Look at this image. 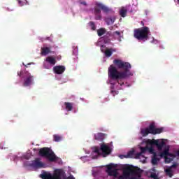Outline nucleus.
Wrapping results in <instances>:
<instances>
[{
  "label": "nucleus",
  "mask_w": 179,
  "mask_h": 179,
  "mask_svg": "<svg viewBox=\"0 0 179 179\" xmlns=\"http://www.w3.org/2000/svg\"><path fill=\"white\" fill-rule=\"evenodd\" d=\"M178 165V162H174L171 166H169V168L166 169V173L168 175V176H169V178H172L173 176V168H177Z\"/></svg>",
  "instance_id": "16"
},
{
  "label": "nucleus",
  "mask_w": 179,
  "mask_h": 179,
  "mask_svg": "<svg viewBox=\"0 0 179 179\" xmlns=\"http://www.w3.org/2000/svg\"><path fill=\"white\" fill-rule=\"evenodd\" d=\"M65 70V66H63L62 65H58L57 66H54L53 68L54 72L57 75H62V73H64Z\"/></svg>",
  "instance_id": "15"
},
{
  "label": "nucleus",
  "mask_w": 179,
  "mask_h": 179,
  "mask_svg": "<svg viewBox=\"0 0 179 179\" xmlns=\"http://www.w3.org/2000/svg\"><path fill=\"white\" fill-rule=\"evenodd\" d=\"M113 64L117 68L124 69V71H120L114 65H110L108 68V76L113 80H117V82L120 80L119 85L122 86L124 83V82L122 83V80L127 79L129 76H132V73L130 72L131 65L129 62H125L124 61H122V59H114Z\"/></svg>",
  "instance_id": "1"
},
{
  "label": "nucleus",
  "mask_w": 179,
  "mask_h": 179,
  "mask_svg": "<svg viewBox=\"0 0 179 179\" xmlns=\"http://www.w3.org/2000/svg\"><path fill=\"white\" fill-rule=\"evenodd\" d=\"M64 106L66 107V110L70 111L73 108V102H64Z\"/></svg>",
  "instance_id": "22"
},
{
  "label": "nucleus",
  "mask_w": 179,
  "mask_h": 179,
  "mask_svg": "<svg viewBox=\"0 0 179 179\" xmlns=\"http://www.w3.org/2000/svg\"><path fill=\"white\" fill-rule=\"evenodd\" d=\"M116 17L115 16H109L108 17H106L105 22L107 23V24H113L115 22Z\"/></svg>",
  "instance_id": "18"
},
{
  "label": "nucleus",
  "mask_w": 179,
  "mask_h": 179,
  "mask_svg": "<svg viewBox=\"0 0 179 179\" xmlns=\"http://www.w3.org/2000/svg\"><path fill=\"white\" fill-rule=\"evenodd\" d=\"M43 66L45 68V69H50L49 65H46V64H43Z\"/></svg>",
  "instance_id": "33"
},
{
  "label": "nucleus",
  "mask_w": 179,
  "mask_h": 179,
  "mask_svg": "<svg viewBox=\"0 0 179 179\" xmlns=\"http://www.w3.org/2000/svg\"><path fill=\"white\" fill-rule=\"evenodd\" d=\"M30 166H32L33 168H43L44 166V164L41 162V159L40 158H36L31 162Z\"/></svg>",
  "instance_id": "14"
},
{
  "label": "nucleus",
  "mask_w": 179,
  "mask_h": 179,
  "mask_svg": "<svg viewBox=\"0 0 179 179\" xmlns=\"http://www.w3.org/2000/svg\"><path fill=\"white\" fill-rule=\"evenodd\" d=\"M141 178L142 171L140 168H134L131 166H126L123 168L122 174L119 176L118 179H137Z\"/></svg>",
  "instance_id": "2"
},
{
  "label": "nucleus",
  "mask_w": 179,
  "mask_h": 179,
  "mask_svg": "<svg viewBox=\"0 0 179 179\" xmlns=\"http://www.w3.org/2000/svg\"><path fill=\"white\" fill-rule=\"evenodd\" d=\"M141 23L143 27L134 29V36L135 37V38H137V40L146 41V40L149 39V34L150 33V30L149 27H148V26H145V23L143 21H141Z\"/></svg>",
  "instance_id": "3"
},
{
  "label": "nucleus",
  "mask_w": 179,
  "mask_h": 179,
  "mask_svg": "<svg viewBox=\"0 0 179 179\" xmlns=\"http://www.w3.org/2000/svg\"><path fill=\"white\" fill-rule=\"evenodd\" d=\"M51 52V50L50 47H42L41 48V55H48Z\"/></svg>",
  "instance_id": "17"
},
{
  "label": "nucleus",
  "mask_w": 179,
  "mask_h": 179,
  "mask_svg": "<svg viewBox=\"0 0 179 179\" xmlns=\"http://www.w3.org/2000/svg\"><path fill=\"white\" fill-rule=\"evenodd\" d=\"M46 62H48L50 65H55L57 61L54 57H47L45 59Z\"/></svg>",
  "instance_id": "20"
},
{
  "label": "nucleus",
  "mask_w": 179,
  "mask_h": 179,
  "mask_svg": "<svg viewBox=\"0 0 179 179\" xmlns=\"http://www.w3.org/2000/svg\"><path fill=\"white\" fill-rule=\"evenodd\" d=\"M62 137L59 136V134H54L53 135V139L55 141H61Z\"/></svg>",
  "instance_id": "26"
},
{
  "label": "nucleus",
  "mask_w": 179,
  "mask_h": 179,
  "mask_svg": "<svg viewBox=\"0 0 179 179\" xmlns=\"http://www.w3.org/2000/svg\"><path fill=\"white\" fill-rule=\"evenodd\" d=\"M119 13H120V16H122V17H125V16H127V9H126V8H124V6H122L120 10L119 11Z\"/></svg>",
  "instance_id": "23"
},
{
  "label": "nucleus",
  "mask_w": 179,
  "mask_h": 179,
  "mask_svg": "<svg viewBox=\"0 0 179 179\" xmlns=\"http://www.w3.org/2000/svg\"><path fill=\"white\" fill-rule=\"evenodd\" d=\"M89 24L92 29V30H96V24L94 22H89Z\"/></svg>",
  "instance_id": "28"
},
{
  "label": "nucleus",
  "mask_w": 179,
  "mask_h": 179,
  "mask_svg": "<svg viewBox=\"0 0 179 179\" xmlns=\"http://www.w3.org/2000/svg\"><path fill=\"white\" fill-rule=\"evenodd\" d=\"M150 144H151L152 145H157L159 151H162L164 145H165V141H164V140H150L149 141Z\"/></svg>",
  "instance_id": "12"
},
{
  "label": "nucleus",
  "mask_w": 179,
  "mask_h": 179,
  "mask_svg": "<svg viewBox=\"0 0 179 179\" xmlns=\"http://www.w3.org/2000/svg\"><path fill=\"white\" fill-rule=\"evenodd\" d=\"M115 34H117V36H120L121 33L118 30H116V31H115Z\"/></svg>",
  "instance_id": "34"
},
{
  "label": "nucleus",
  "mask_w": 179,
  "mask_h": 179,
  "mask_svg": "<svg viewBox=\"0 0 179 179\" xmlns=\"http://www.w3.org/2000/svg\"><path fill=\"white\" fill-rule=\"evenodd\" d=\"M39 155L41 157H45L49 161L54 162L58 159L54 151L48 147H43L39 150Z\"/></svg>",
  "instance_id": "7"
},
{
  "label": "nucleus",
  "mask_w": 179,
  "mask_h": 179,
  "mask_svg": "<svg viewBox=\"0 0 179 179\" xmlns=\"http://www.w3.org/2000/svg\"><path fill=\"white\" fill-rule=\"evenodd\" d=\"M178 2H179V0H178Z\"/></svg>",
  "instance_id": "40"
},
{
  "label": "nucleus",
  "mask_w": 179,
  "mask_h": 179,
  "mask_svg": "<svg viewBox=\"0 0 179 179\" xmlns=\"http://www.w3.org/2000/svg\"><path fill=\"white\" fill-rule=\"evenodd\" d=\"M151 178H152L153 179H159L157 175V173H155V172H153L152 173H151Z\"/></svg>",
  "instance_id": "29"
},
{
  "label": "nucleus",
  "mask_w": 179,
  "mask_h": 179,
  "mask_svg": "<svg viewBox=\"0 0 179 179\" xmlns=\"http://www.w3.org/2000/svg\"><path fill=\"white\" fill-rule=\"evenodd\" d=\"M80 3H82L83 5H87V3L86 2V1H82L81 2H80Z\"/></svg>",
  "instance_id": "35"
},
{
  "label": "nucleus",
  "mask_w": 179,
  "mask_h": 179,
  "mask_svg": "<svg viewBox=\"0 0 179 179\" xmlns=\"http://www.w3.org/2000/svg\"><path fill=\"white\" fill-rule=\"evenodd\" d=\"M106 33V29L104 27H101L100 29H98L97 30V34L99 37H101V36H103Z\"/></svg>",
  "instance_id": "24"
},
{
  "label": "nucleus",
  "mask_w": 179,
  "mask_h": 179,
  "mask_svg": "<svg viewBox=\"0 0 179 179\" xmlns=\"http://www.w3.org/2000/svg\"><path fill=\"white\" fill-rule=\"evenodd\" d=\"M34 80V76L31 75V73H27V76L24 80L23 85L24 87L31 86Z\"/></svg>",
  "instance_id": "13"
},
{
  "label": "nucleus",
  "mask_w": 179,
  "mask_h": 179,
  "mask_svg": "<svg viewBox=\"0 0 179 179\" xmlns=\"http://www.w3.org/2000/svg\"><path fill=\"white\" fill-rule=\"evenodd\" d=\"M163 131V127L157 128L155 123H150L148 127L141 129V133L143 137H145L148 136V134H149V133H151L152 134H159L160 133H162Z\"/></svg>",
  "instance_id": "6"
},
{
  "label": "nucleus",
  "mask_w": 179,
  "mask_h": 179,
  "mask_svg": "<svg viewBox=\"0 0 179 179\" xmlns=\"http://www.w3.org/2000/svg\"><path fill=\"white\" fill-rule=\"evenodd\" d=\"M117 166V165H115V164H109V165H107L106 172L109 176L117 178L119 173Z\"/></svg>",
  "instance_id": "9"
},
{
  "label": "nucleus",
  "mask_w": 179,
  "mask_h": 179,
  "mask_svg": "<svg viewBox=\"0 0 179 179\" xmlns=\"http://www.w3.org/2000/svg\"><path fill=\"white\" fill-rule=\"evenodd\" d=\"M46 40H50V37H46Z\"/></svg>",
  "instance_id": "37"
},
{
  "label": "nucleus",
  "mask_w": 179,
  "mask_h": 179,
  "mask_svg": "<svg viewBox=\"0 0 179 179\" xmlns=\"http://www.w3.org/2000/svg\"><path fill=\"white\" fill-rule=\"evenodd\" d=\"M176 155H178V157H179V150H178V151H176Z\"/></svg>",
  "instance_id": "36"
},
{
  "label": "nucleus",
  "mask_w": 179,
  "mask_h": 179,
  "mask_svg": "<svg viewBox=\"0 0 179 179\" xmlns=\"http://www.w3.org/2000/svg\"><path fill=\"white\" fill-rule=\"evenodd\" d=\"M134 151H129L128 152V156L129 157H132V155H134Z\"/></svg>",
  "instance_id": "31"
},
{
  "label": "nucleus",
  "mask_w": 179,
  "mask_h": 179,
  "mask_svg": "<svg viewBox=\"0 0 179 179\" xmlns=\"http://www.w3.org/2000/svg\"><path fill=\"white\" fill-rule=\"evenodd\" d=\"M106 48V45H104V44H102L100 47V50L101 51V52H104L105 56L107 57L108 58H109L110 57H111L113 54V52H116L117 50L116 48Z\"/></svg>",
  "instance_id": "11"
},
{
  "label": "nucleus",
  "mask_w": 179,
  "mask_h": 179,
  "mask_svg": "<svg viewBox=\"0 0 179 179\" xmlns=\"http://www.w3.org/2000/svg\"><path fill=\"white\" fill-rule=\"evenodd\" d=\"M110 93H111V94H113V96H115L116 94H117V92H115V91H114V90H111Z\"/></svg>",
  "instance_id": "30"
},
{
  "label": "nucleus",
  "mask_w": 179,
  "mask_h": 179,
  "mask_svg": "<svg viewBox=\"0 0 179 179\" xmlns=\"http://www.w3.org/2000/svg\"><path fill=\"white\" fill-rule=\"evenodd\" d=\"M152 150H153V148H150V151Z\"/></svg>",
  "instance_id": "39"
},
{
  "label": "nucleus",
  "mask_w": 179,
  "mask_h": 179,
  "mask_svg": "<svg viewBox=\"0 0 179 179\" xmlns=\"http://www.w3.org/2000/svg\"><path fill=\"white\" fill-rule=\"evenodd\" d=\"M101 10L105 13H108V12H110L111 10L110 8L104 5V3H102L101 2H96L94 6V15L96 20H99L102 17Z\"/></svg>",
  "instance_id": "4"
},
{
  "label": "nucleus",
  "mask_w": 179,
  "mask_h": 179,
  "mask_svg": "<svg viewBox=\"0 0 179 179\" xmlns=\"http://www.w3.org/2000/svg\"><path fill=\"white\" fill-rule=\"evenodd\" d=\"M169 147H167L164 150V151L160 152V157H164L166 164H169L170 162H171V161H173V158H169V156L173 157V154H171L169 152Z\"/></svg>",
  "instance_id": "10"
},
{
  "label": "nucleus",
  "mask_w": 179,
  "mask_h": 179,
  "mask_svg": "<svg viewBox=\"0 0 179 179\" xmlns=\"http://www.w3.org/2000/svg\"><path fill=\"white\" fill-rule=\"evenodd\" d=\"M65 175L63 169H55L52 175L50 172H43L40 175L41 179H62Z\"/></svg>",
  "instance_id": "5"
},
{
  "label": "nucleus",
  "mask_w": 179,
  "mask_h": 179,
  "mask_svg": "<svg viewBox=\"0 0 179 179\" xmlns=\"http://www.w3.org/2000/svg\"><path fill=\"white\" fill-rule=\"evenodd\" d=\"M111 40L110 38H109V37H108L107 36H103V42L105 43V44H108L109 43H110Z\"/></svg>",
  "instance_id": "27"
},
{
  "label": "nucleus",
  "mask_w": 179,
  "mask_h": 179,
  "mask_svg": "<svg viewBox=\"0 0 179 179\" xmlns=\"http://www.w3.org/2000/svg\"><path fill=\"white\" fill-rule=\"evenodd\" d=\"M64 179H76L73 175H71L70 176H68L67 178H65Z\"/></svg>",
  "instance_id": "32"
},
{
  "label": "nucleus",
  "mask_w": 179,
  "mask_h": 179,
  "mask_svg": "<svg viewBox=\"0 0 179 179\" xmlns=\"http://www.w3.org/2000/svg\"><path fill=\"white\" fill-rule=\"evenodd\" d=\"M34 151H37V148H34Z\"/></svg>",
  "instance_id": "38"
},
{
  "label": "nucleus",
  "mask_w": 179,
  "mask_h": 179,
  "mask_svg": "<svg viewBox=\"0 0 179 179\" xmlns=\"http://www.w3.org/2000/svg\"><path fill=\"white\" fill-rule=\"evenodd\" d=\"M94 151V152H96V154H98V155L107 157V155H109L111 153L112 150L110 147H109V145H108L107 144L103 143V144H101L100 148H99L98 147H95Z\"/></svg>",
  "instance_id": "8"
},
{
  "label": "nucleus",
  "mask_w": 179,
  "mask_h": 179,
  "mask_svg": "<svg viewBox=\"0 0 179 179\" xmlns=\"http://www.w3.org/2000/svg\"><path fill=\"white\" fill-rule=\"evenodd\" d=\"M159 160H160V159L157 157V153L154 152L153 157H152V165H157V164H158V162Z\"/></svg>",
  "instance_id": "21"
},
{
  "label": "nucleus",
  "mask_w": 179,
  "mask_h": 179,
  "mask_svg": "<svg viewBox=\"0 0 179 179\" xmlns=\"http://www.w3.org/2000/svg\"><path fill=\"white\" fill-rule=\"evenodd\" d=\"M94 138L95 140L103 141L105 138V134L104 133H96V134H94Z\"/></svg>",
  "instance_id": "19"
},
{
  "label": "nucleus",
  "mask_w": 179,
  "mask_h": 179,
  "mask_svg": "<svg viewBox=\"0 0 179 179\" xmlns=\"http://www.w3.org/2000/svg\"><path fill=\"white\" fill-rule=\"evenodd\" d=\"M148 148H146V147H141V152H138L136 155L137 157H141V155H142V154L146 152Z\"/></svg>",
  "instance_id": "25"
}]
</instances>
